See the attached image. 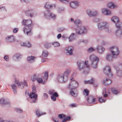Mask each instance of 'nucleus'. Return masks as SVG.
Returning <instances> with one entry per match:
<instances>
[{"mask_svg":"<svg viewBox=\"0 0 122 122\" xmlns=\"http://www.w3.org/2000/svg\"><path fill=\"white\" fill-rule=\"evenodd\" d=\"M81 23H75L77 26L76 30V33L78 34H82L86 33L87 30L85 27L81 26Z\"/></svg>","mask_w":122,"mask_h":122,"instance_id":"nucleus-1","label":"nucleus"},{"mask_svg":"<svg viewBox=\"0 0 122 122\" xmlns=\"http://www.w3.org/2000/svg\"><path fill=\"white\" fill-rule=\"evenodd\" d=\"M88 63V61H86L85 62L83 61H78L77 64L79 70H80L83 69H86V68L87 70H89L90 66Z\"/></svg>","mask_w":122,"mask_h":122,"instance_id":"nucleus-2","label":"nucleus"},{"mask_svg":"<svg viewBox=\"0 0 122 122\" xmlns=\"http://www.w3.org/2000/svg\"><path fill=\"white\" fill-rule=\"evenodd\" d=\"M44 17L50 20L52 19L54 20L56 18V15L49 10L44 11Z\"/></svg>","mask_w":122,"mask_h":122,"instance_id":"nucleus-3","label":"nucleus"},{"mask_svg":"<svg viewBox=\"0 0 122 122\" xmlns=\"http://www.w3.org/2000/svg\"><path fill=\"white\" fill-rule=\"evenodd\" d=\"M90 58L91 61V66L94 68H96L97 66V63L99 60L98 58L95 55H93L90 56Z\"/></svg>","mask_w":122,"mask_h":122,"instance_id":"nucleus-4","label":"nucleus"},{"mask_svg":"<svg viewBox=\"0 0 122 122\" xmlns=\"http://www.w3.org/2000/svg\"><path fill=\"white\" fill-rule=\"evenodd\" d=\"M15 84H17L18 86H20L21 88H23L25 85L26 86H28L27 83L25 81H24V83H23L22 82H19L18 81L16 80L15 83L13 85H12L11 86L13 89H16V87L15 85Z\"/></svg>","mask_w":122,"mask_h":122,"instance_id":"nucleus-5","label":"nucleus"},{"mask_svg":"<svg viewBox=\"0 0 122 122\" xmlns=\"http://www.w3.org/2000/svg\"><path fill=\"white\" fill-rule=\"evenodd\" d=\"M109 50L114 57H116L119 53V52L118 49L116 46H113L110 48Z\"/></svg>","mask_w":122,"mask_h":122,"instance_id":"nucleus-6","label":"nucleus"},{"mask_svg":"<svg viewBox=\"0 0 122 122\" xmlns=\"http://www.w3.org/2000/svg\"><path fill=\"white\" fill-rule=\"evenodd\" d=\"M23 25L25 26L23 30V31L24 33H25V32H26L27 35H31V29L32 28L31 24L26 25L25 23H23Z\"/></svg>","mask_w":122,"mask_h":122,"instance_id":"nucleus-7","label":"nucleus"},{"mask_svg":"<svg viewBox=\"0 0 122 122\" xmlns=\"http://www.w3.org/2000/svg\"><path fill=\"white\" fill-rule=\"evenodd\" d=\"M111 69L109 66H106L104 68L103 70V72L105 74L109 77H112V76Z\"/></svg>","mask_w":122,"mask_h":122,"instance_id":"nucleus-8","label":"nucleus"},{"mask_svg":"<svg viewBox=\"0 0 122 122\" xmlns=\"http://www.w3.org/2000/svg\"><path fill=\"white\" fill-rule=\"evenodd\" d=\"M73 79H71L70 81H71L68 87L70 88L76 89L78 86V83L77 82L73 80Z\"/></svg>","mask_w":122,"mask_h":122,"instance_id":"nucleus-9","label":"nucleus"},{"mask_svg":"<svg viewBox=\"0 0 122 122\" xmlns=\"http://www.w3.org/2000/svg\"><path fill=\"white\" fill-rule=\"evenodd\" d=\"M48 77V73L47 71L45 72L44 74V76L43 77L44 82H43V80L41 78H38L37 81L39 83H42L43 84L45 83L47 80Z\"/></svg>","mask_w":122,"mask_h":122,"instance_id":"nucleus-10","label":"nucleus"},{"mask_svg":"<svg viewBox=\"0 0 122 122\" xmlns=\"http://www.w3.org/2000/svg\"><path fill=\"white\" fill-rule=\"evenodd\" d=\"M70 7L72 8L76 9L79 6V3L78 1H74L71 2L70 4Z\"/></svg>","mask_w":122,"mask_h":122,"instance_id":"nucleus-11","label":"nucleus"},{"mask_svg":"<svg viewBox=\"0 0 122 122\" xmlns=\"http://www.w3.org/2000/svg\"><path fill=\"white\" fill-rule=\"evenodd\" d=\"M29 96L33 102H36L38 96L37 94H35V93L32 92L29 95Z\"/></svg>","mask_w":122,"mask_h":122,"instance_id":"nucleus-12","label":"nucleus"},{"mask_svg":"<svg viewBox=\"0 0 122 122\" xmlns=\"http://www.w3.org/2000/svg\"><path fill=\"white\" fill-rule=\"evenodd\" d=\"M116 27L118 29L116 31V33L117 35L118 36H120L122 34V33L121 31L120 26L119 23H116Z\"/></svg>","mask_w":122,"mask_h":122,"instance_id":"nucleus-13","label":"nucleus"},{"mask_svg":"<svg viewBox=\"0 0 122 122\" xmlns=\"http://www.w3.org/2000/svg\"><path fill=\"white\" fill-rule=\"evenodd\" d=\"M25 13L26 15L32 17L34 16V12L31 10H28L25 11Z\"/></svg>","mask_w":122,"mask_h":122,"instance_id":"nucleus-14","label":"nucleus"},{"mask_svg":"<svg viewBox=\"0 0 122 122\" xmlns=\"http://www.w3.org/2000/svg\"><path fill=\"white\" fill-rule=\"evenodd\" d=\"M73 48L71 46H68L66 48V53L67 55H71L72 54V51Z\"/></svg>","mask_w":122,"mask_h":122,"instance_id":"nucleus-15","label":"nucleus"},{"mask_svg":"<svg viewBox=\"0 0 122 122\" xmlns=\"http://www.w3.org/2000/svg\"><path fill=\"white\" fill-rule=\"evenodd\" d=\"M87 13L88 15L90 16H96L97 14V13L96 11H92L91 10H88Z\"/></svg>","mask_w":122,"mask_h":122,"instance_id":"nucleus-16","label":"nucleus"},{"mask_svg":"<svg viewBox=\"0 0 122 122\" xmlns=\"http://www.w3.org/2000/svg\"><path fill=\"white\" fill-rule=\"evenodd\" d=\"M15 37L12 36H8L6 39V41L8 42H13L15 41Z\"/></svg>","mask_w":122,"mask_h":122,"instance_id":"nucleus-17","label":"nucleus"},{"mask_svg":"<svg viewBox=\"0 0 122 122\" xmlns=\"http://www.w3.org/2000/svg\"><path fill=\"white\" fill-rule=\"evenodd\" d=\"M71 72V70L70 69H68L66 70L64 72L63 74L65 77V79H66L67 78L69 74H70Z\"/></svg>","mask_w":122,"mask_h":122,"instance_id":"nucleus-18","label":"nucleus"},{"mask_svg":"<svg viewBox=\"0 0 122 122\" xmlns=\"http://www.w3.org/2000/svg\"><path fill=\"white\" fill-rule=\"evenodd\" d=\"M87 101L89 103H92L95 102V99L92 96H89L86 99Z\"/></svg>","mask_w":122,"mask_h":122,"instance_id":"nucleus-19","label":"nucleus"},{"mask_svg":"<svg viewBox=\"0 0 122 122\" xmlns=\"http://www.w3.org/2000/svg\"><path fill=\"white\" fill-rule=\"evenodd\" d=\"M111 20L112 22L115 23H118L119 22V19L118 17L114 16H113L111 19Z\"/></svg>","mask_w":122,"mask_h":122,"instance_id":"nucleus-20","label":"nucleus"},{"mask_svg":"<svg viewBox=\"0 0 122 122\" xmlns=\"http://www.w3.org/2000/svg\"><path fill=\"white\" fill-rule=\"evenodd\" d=\"M97 50L98 52L101 53L104 51L105 49L101 46H98L97 48Z\"/></svg>","mask_w":122,"mask_h":122,"instance_id":"nucleus-21","label":"nucleus"},{"mask_svg":"<svg viewBox=\"0 0 122 122\" xmlns=\"http://www.w3.org/2000/svg\"><path fill=\"white\" fill-rule=\"evenodd\" d=\"M57 78L59 81L61 82L64 81V79H65V77L63 76V74H62L59 76H58Z\"/></svg>","mask_w":122,"mask_h":122,"instance_id":"nucleus-22","label":"nucleus"},{"mask_svg":"<svg viewBox=\"0 0 122 122\" xmlns=\"http://www.w3.org/2000/svg\"><path fill=\"white\" fill-rule=\"evenodd\" d=\"M109 8L111 9H115L117 7V5L112 3H110L108 5Z\"/></svg>","mask_w":122,"mask_h":122,"instance_id":"nucleus-23","label":"nucleus"},{"mask_svg":"<svg viewBox=\"0 0 122 122\" xmlns=\"http://www.w3.org/2000/svg\"><path fill=\"white\" fill-rule=\"evenodd\" d=\"M112 82L111 80L109 79H107L105 81H104L103 84L105 85H107L110 84Z\"/></svg>","mask_w":122,"mask_h":122,"instance_id":"nucleus-24","label":"nucleus"},{"mask_svg":"<svg viewBox=\"0 0 122 122\" xmlns=\"http://www.w3.org/2000/svg\"><path fill=\"white\" fill-rule=\"evenodd\" d=\"M36 113L38 116L39 117L45 114L46 113H43L40 112L39 109H37L36 111Z\"/></svg>","mask_w":122,"mask_h":122,"instance_id":"nucleus-25","label":"nucleus"},{"mask_svg":"<svg viewBox=\"0 0 122 122\" xmlns=\"http://www.w3.org/2000/svg\"><path fill=\"white\" fill-rule=\"evenodd\" d=\"M21 46H26L28 47H30L31 45L29 42H28L27 43L24 42H21L20 43Z\"/></svg>","mask_w":122,"mask_h":122,"instance_id":"nucleus-26","label":"nucleus"},{"mask_svg":"<svg viewBox=\"0 0 122 122\" xmlns=\"http://www.w3.org/2000/svg\"><path fill=\"white\" fill-rule=\"evenodd\" d=\"M36 58L35 57L31 56L27 57V60L30 62H33L34 61L35 59Z\"/></svg>","mask_w":122,"mask_h":122,"instance_id":"nucleus-27","label":"nucleus"},{"mask_svg":"<svg viewBox=\"0 0 122 122\" xmlns=\"http://www.w3.org/2000/svg\"><path fill=\"white\" fill-rule=\"evenodd\" d=\"M45 7L46 8L50 9L52 8L53 7V5L48 2L46 3Z\"/></svg>","mask_w":122,"mask_h":122,"instance_id":"nucleus-28","label":"nucleus"},{"mask_svg":"<svg viewBox=\"0 0 122 122\" xmlns=\"http://www.w3.org/2000/svg\"><path fill=\"white\" fill-rule=\"evenodd\" d=\"M77 92V90L76 89H71L70 93L71 95L75 96L76 95V93Z\"/></svg>","mask_w":122,"mask_h":122,"instance_id":"nucleus-29","label":"nucleus"},{"mask_svg":"<svg viewBox=\"0 0 122 122\" xmlns=\"http://www.w3.org/2000/svg\"><path fill=\"white\" fill-rule=\"evenodd\" d=\"M94 82V80L93 78H91L90 80L84 81V83L86 84H92Z\"/></svg>","mask_w":122,"mask_h":122,"instance_id":"nucleus-30","label":"nucleus"},{"mask_svg":"<svg viewBox=\"0 0 122 122\" xmlns=\"http://www.w3.org/2000/svg\"><path fill=\"white\" fill-rule=\"evenodd\" d=\"M110 94L109 92H107L105 89H104L103 90L102 94L103 95V96L105 97H107L108 94Z\"/></svg>","mask_w":122,"mask_h":122,"instance_id":"nucleus-31","label":"nucleus"},{"mask_svg":"<svg viewBox=\"0 0 122 122\" xmlns=\"http://www.w3.org/2000/svg\"><path fill=\"white\" fill-rule=\"evenodd\" d=\"M48 55V52L47 51H43V52L42 54V57H45L47 56Z\"/></svg>","mask_w":122,"mask_h":122,"instance_id":"nucleus-32","label":"nucleus"},{"mask_svg":"<svg viewBox=\"0 0 122 122\" xmlns=\"http://www.w3.org/2000/svg\"><path fill=\"white\" fill-rule=\"evenodd\" d=\"M106 59L109 61L112 60V57L111 54H107L106 56Z\"/></svg>","mask_w":122,"mask_h":122,"instance_id":"nucleus-33","label":"nucleus"},{"mask_svg":"<svg viewBox=\"0 0 122 122\" xmlns=\"http://www.w3.org/2000/svg\"><path fill=\"white\" fill-rule=\"evenodd\" d=\"M74 34H72L69 38V41H71L74 39Z\"/></svg>","mask_w":122,"mask_h":122,"instance_id":"nucleus-34","label":"nucleus"},{"mask_svg":"<svg viewBox=\"0 0 122 122\" xmlns=\"http://www.w3.org/2000/svg\"><path fill=\"white\" fill-rule=\"evenodd\" d=\"M37 77L35 74H34L31 77V80L32 81H34L36 80L37 78Z\"/></svg>","mask_w":122,"mask_h":122,"instance_id":"nucleus-35","label":"nucleus"},{"mask_svg":"<svg viewBox=\"0 0 122 122\" xmlns=\"http://www.w3.org/2000/svg\"><path fill=\"white\" fill-rule=\"evenodd\" d=\"M111 90L112 92L114 94H116L118 93V91L115 88H112Z\"/></svg>","mask_w":122,"mask_h":122,"instance_id":"nucleus-36","label":"nucleus"},{"mask_svg":"<svg viewBox=\"0 0 122 122\" xmlns=\"http://www.w3.org/2000/svg\"><path fill=\"white\" fill-rule=\"evenodd\" d=\"M89 91L87 89H84V91L83 94L84 95H86V96H88L89 94Z\"/></svg>","mask_w":122,"mask_h":122,"instance_id":"nucleus-37","label":"nucleus"},{"mask_svg":"<svg viewBox=\"0 0 122 122\" xmlns=\"http://www.w3.org/2000/svg\"><path fill=\"white\" fill-rule=\"evenodd\" d=\"M101 23H98V28L100 30H101L106 28L105 26H102L101 24Z\"/></svg>","mask_w":122,"mask_h":122,"instance_id":"nucleus-38","label":"nucleus"},{"mask_svg":"<svg viewBox=\"0 0 122 122\" xmlns=\"http://www.w3.org/2000/svg\"><path fill=\"white\" fill-rule=\"evenodd\" d=\"M0 103L1 104H9V102H5V101L3 99H1L0 100Z\"/></svg>","mask_w":122,"mask_h":122,"instance_id":"nucleus-39","label":"nucleus"},{"mask_svg":"<svg viewBox=\"0 0 122 122\" xmlns=\"http://www.w3.org/2000/svg\"><path fill=\"white\" fill-rule=\"evenodd\" d=\"M29 22V23H32V22L31 20L28 19L27 20H23L22 23H28Z\"/></svg>","mask_w":122,"mask_h":122,"instance_id":"nucleus-40","label":"nucleus"},{"mask_svg":"<svg viewBox=\"0 0 122 122\" xmlns=\"http://www.w3.org/2000/svg\"><path fill=\"white\" fill-rule=\"evenodd\" d=\"M117 75L119 77L122 76V71L120 70H118L117 71Z\"/></svg>","mask_w":122,"mask_h":122,"instance_id":"nucleus-41","label":"nucleus"},{"mask_svg":"<svg viewBox=\"0 0 122 122\" xmlns=\"http://www.w3.org/2000/svg\"><path fill=\"white\" fill-rule=\"evenodd\" d=\"M106 100L103 99L102 97H99V102H105Z\"/></svg>","mask_w":122,"mask_h":122,"instance_id":"nucleus-42","label":"nucleus"},{"mask_svg":"<svg viewBox=\"0 0 122 122\" xmlns=\"http://www.w3.org/2000/svg\"><path fill=\"white\" fill-rule=\"evenodd\" d=\"M95 49L92 47H90L88 49V52H91L92 51H94Z\"/></svg>","mask_w":122,"mask_h":122,"instance_id":"nucleus-43","label":"nucleus"},{"mask_svg":"<svg viewBox=\"0 0 122 122\" xmlns=\"http://www.w3.org/2000/svg\"><path fill=\"white\" fill-rule=\"evenodd\" d=\"M45 46L46 48H50L51 46V44L50 43H46L45 45Z\"/></svg>","mask_w":122,"mask_h":122,"instance_id":"nucleus-44","label":"nucleus"},{"mask_svg":"<svg viewBox=\"0 0 122 122\" xmlns=\"http://www.w3.org/2000/svg\"><path fill=\"white\" fill-rule=\"evenodd\" d=\"M107 9L106 8L103 9L102 10V13L105 15H106V13L107 12Z\"/></svg>","mask_w":122,"mask_h":122,"instance_id":"nucleus-45","label":"nucleus"},{"mask_svg":"<svg viewBox=\"0 0 122 122\" xmlns=\"http://www.w3.org/2000/svg\"><path fill=\"white\" fill-rule=\"evenodd\" d=\"M32 91L33 92L35 93H36V87L34 86H33L32 88Z\"/></svg>","mask_w":122,"mask_h":122,"instance_id":"nucleus-46","label":"nucleus"},{"mask_svg":"<svg viewBox=\"0 0 122 122\" xmlns=\"http://www.w3.org/2000/svg\"><path fill=\"white\" fill-rule=\"evenodd\" d=\"M53 45L55 47L58 46L60 45L59 43L57 42H55L53 44Z\"/></svg>","mask_w":122,"mask_h":122,"instance_id":"nucleus-47","label":"nucleus"},{"mask_svg":"<svg viewBox=\"0 0 122 122\" xmlns=\"http://www.w3.org/2000/svg\"><path fill=\"white\" fill-rule=\"evenodd\" d=\"M100 20L97 18H95L93 20V21L94 22H98Z\"/></svg>","mask_w":122,"mask_h":122,"instance_id":"nucleus-48","label":"nucleus"},{"mask_svg":"<svg viewBox=\"0 0 122 122\" xmlns=\"http://www.w3.org/2000/svg\"><path fill=\"white\" fill-rule=\"evenodd\" d=\"M65 116V115L64 114H59L58 115L60 119H62L63 117H64Z\"/></svg>","mask_w":122,"mask_h":122,"instance_id":"nucleus-49","label":"nucleus"},{"mask_svg":"<svg viewBox=\"0 0 122 122\" xmlns=\"http://www.w3.org/2000/svg\"><path fill=\"white\" fill-rule=\"evenodd\" d=\"M15 110L16 112L20 113H21L22 112V111L19 109H15Z\"/></svg>","mask_w":122,"mask_h":122,"instance_id":"nucleus-50","label":"nucleus"},{"mask_svg":"<svg viewBox=\"0 0 122 122\" xmlns=\"http://www.w3.org/2000/svg\"><path fill=\"white\" fill-rule=\"evenodd\" d=\"M81 22V21L79 19H76L74 21V23H80Z\"/></svg>","mask_w":122,"mask_h":122,"instance_id":"nucleus-51","label":"nucleus"},{"mask_svg":"<svg viewBox=\"0 0 122 122\" xmlns=\"http://www.w3.org/2000/svg\"><path fill=\"white\" fill-rule=\"evenodd\" d=\"M111 12L107 10V12L106 13V15H110L111 14Z\"/></svg>","mask_w":122,"mask_h":122,"instance_id":"nucleus-52","label":"nucleus"},{"mask_svg":"<svg viewBox=\"0 0 122 122\" xmlns=\"http://www.w3.org/2000/svg\"><path fill=\"white\" fill-rule=\"evenodd\" d=\"M54 92V91L53 90H51L49 92V94L51 95H53Z\"/></svg>","mask_w":122,"mask_h":122,"instance_id":"nucleus-53","label":"nucleus"},{"mask_svg":"<svg viewBox=\"0 0 122 122\" xmlns=\"http://www.w3.org/2000/svg\"><path fill=\"white\" fill-rule=\"evenodd\" d=\"M18 29L17 28H15L13 30V32L14 33H16L18 31Z\"/></svg>","mask_w":122,"mask_h":122,"instance_id":"nucleus-54","label":"nucleus"},{"mask_svg":"<svg viewBox=\"0 0 122 122\" xmlns=\"http://www.w3.org/2000/svg\"><path fill=\"white\" fill-rule=\"evenodd\" d=\"M62 3H65L66 2H67L69 1V0H58Z\"/></svg>","mask_w":122,"mask_h":122,"instance_id":"nucleus-55","label":"nucleus"},{"mask_svg":"<svg viewBox=\"0 0 122 122\" xmlns=\"http://www.w3.org/2000/svg\"><path fill=\"white\" fill-rule=\"evenodd\" d=\"M51 98L53 101H55L56 100V97L53 95H52L51 96Z\"/></svg>","mask_w":122,"mask_h":122,"instance_id":"nucleus-56","label":"nucleus"},{"mask_svg":"<svg viewBox=\"0 0 122 122\" xmlns=\"http://www.w3.org/2000/svg\"><path fill=\"white\" fill-rule=\"evenodd\" d=\"M64 9L63 8H59L58 9V11L59 12H61V11H63L64 10Z\"/></svg>","mask_w":122,"mask_h":122,"instance_id":"nucleus-57","label":"nucleus"},{"mask_svg":"<svg viewBox=\"0 0 122 122\" xmlns=\"http://www.w3.org/2000/svg\"><path fill=\"white\" fill-rule=\"evenodd\" d=\"M44 96L45 98H47L48 97V95L46 93H44Z\"/></svg>","mask_w":122,"mask_h":122,"instance_id":"nucleus-58","label":"nucleus"},{"mask_svg":"<svg viewBox=\"0 0 122 122\" xmlns=\"http://www.w3.org/2000/svg\"><path fill=\"white\" fill-rule=\"evenodd\" d=\"M4 59L6 61L8 60L9 57L7 56H5L4 57Z\"/></svg>","mask_w":122,"mask_h":122,"instance_id":"nucleus-59","label":"nucleus"},{"mask_svg":"<svg viewBox=\"0 0 122 122\" xmlns=\"http://www.w3.org/2000/svg\"><path fill=\"white\" fill-rule=\"evenodd\" d=\"M53 95L56 97H57L58 96V95L57 92H55L54 93Z\"/></svg>","mask_w":122,"mask_h":122,"instance_id":"nucleus-60","label":"nucleus"},{"mask_svg":"<svg viewBox=\"0 0 122 122\" xmlns=\"http://www.w3.org/2000/svg\"><path fill=\"white\" fill-rule=\"evenodd\" d=\"M0 9L1 10H5V7H1L0 8Z\"/></svg>","mask_w":122,"mask_h":122,"instance_id":"nucleus-61","label":"nucleus"},{"mask_svg":"<svg viewBox=\"0 0 122 122\" xmlns=\"http://www.w3.org/2000/svg\"><path fill=\"white\" fill-rule=\"evenodd\" d=\"M61 36V34H59L57 36V38L58 39L60 38Z\"/></svg>","mask_w":122,"mask_h":122,"instance_id":"nucleus-62","label":"nucleus"},{"mask_svg":"<svg viewBox=\"0 0 122 122\" xmlns=\"http://www.w3.org/2000/svg\"><path fill=\"white\" fill-rule=\"evenodd\" d=\"M70 117H66V118H65V119H66V120H69L70 119Z\"/></svg>","mask_w":122,"mask_h":122,"instance_id":"nucleus-63","label":"nucleus"},{"mask_svg":"<svg viewBox=\"0 0 122 122\" xmlns=\"http://www.w3.org/2000/svg\"><path fill=\"white\" fill-rule=\"evenodd\" d=\"M71 107H76V104H72L71 105Z\"/></svg>","mask_w":122,"mask_h":122,"instance_id":"nucleus-64","label":"nucleus"}]
</instances>
